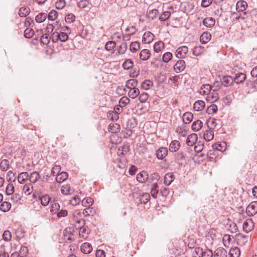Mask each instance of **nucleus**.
<instances>
[{
	"label": "nucleus",
	"mask_w": 257,
	"mask_h": 257,
	"mask_svg": "<svg viewBox=\"0 0 257 257\" xmlns=\"http://www.w3.org/2000/svg\"><path fill=\"white\" fill-rule=\"evenodd\" d=\"M85 224V220L84 219L79 220L76 221L74 224V227L76 229H79L83 228Z\"/></svg>",
	"instance_id": "nucleus-55"
},
{
	"label": "nucleus",
	"mask_w": 257,
	"mask_h": 257,
	"mask_svg": "<svg viewBox=\"0 0 257 257\" xmlns=\"http://www.w3.org/2000/svg\"><path fill=\"white\" fill-rule=\"evenodd\" d=\"M3 239L6 241H10L12 238V234L10 231L5 230L3 234Z\"/></svg>",
	"instance_id": "nucleus-64"
},
{
	"label": "nucleus",
	"mask_w": 257,
	"mask_h": 257,
	"mask_svg": "<svg viewBox=\"0 0 257 257\" xmlns=\"http://www.w3.org/2000/svg\"><path fill=\"white\" fill-rule=\"evenodd\" d=\"M197 139V135L196 134H192L188 136L186 144L188 146H192L196 143Z\"/></svg>",
	"instance_id": "nucleus-9"
},
{
	"label": "nucleus",
	"mask_w": 257,
	"mask_h": 257,
	"mask_svg": "<svg viewBox=\"0 0 257 257\" xmlns=\"http://www.w3.org/2000/svg\"><path fill=\"white\" fill-rule=\"evenodd\" d=\"M130 101V99L126 97V96H123L121 97L119 101V103L120 107L125 106L128 103H129Z\"/></svg>",
	"instance_id": "nucleus-53"
},
{
	"label": "nucleus",
	"mask_w": 257,
	"mask_h": 257,
	"mask_svg": "<svg viewBox=\"0 0 257 257\" xmlns=\"http://www.w3.org/2000/svg\"><path fill=\"white\" fill-rule=\"evenodd\" d=\"M234 82L233 78L230 76L227 75L223 77L221 79V85L224 87H228L231 85Z\"/></svg>",
	"instance_id": "nucleus-3"
},
{
	"label": "nucleus",
	"mask_w": 257,
	"mask_h": 257,
	"mask_svg": "<svg viewBox=\"0 0 257 257\" xmlns=\"http://www.w3.org/2000/svg\"><path fill=\"white\" fill-rule=\"evenodd\" d=\"M127 48V43L126 42L122 43L118 48V53L120 55L124 54Z\"/></svg>",
	"instance_id": "nucleus-44"
},
{
	"label": "nucleus",
	"mask_w": 257,
	"mask_h": 257,
	"mask_svg": "<svg viewBox=\"0 0 257 257\" xmlns=\"http://www.w3.org/2000/svg\"><path fill=\"white\" fill-rule=\"evenodd\" d=\"M172 57L173 55L171 53L166 52L163 55L162 60L165 63H168L172 59Z\"/></svg>",
	"instance_id": "nucleus-57"
},
{
	"label": "nucleus",
	"mask_w": 257,
	"mask_h": 257,
	"mask_svg": "<svg viewBox=\"0 0 257 257\" xmlns=\"http://www.w3.org/2000/svg\"><path fill=\"white\" fill-rule=\"evenodd\" d=\"M50 201V198L47 195H45L44 196H43L41 198V204L43 206H47L49 204Z\"/></svg>",
	"instance_id": "nucleus-52"
},
{
	"label": "nucleus",
	"mask_w": 257,
	"mask_h": 257,
	"mask_svg": "<svg viewBox=\"0 0 257 257\" xmlns=\"http://www.w3.org/2000/svg\"><path fill=\"white\" fill-rule=\"evenodd\" d=\"M47 14L46 13H39L35 18L36 21L37 23H41L43 22L47 18Z\"/></svg>",
	"instance_id": "nucleus-39"
},
{
	"label": "nucleus",
	"mask_w": 257,
	"mask_h": 257,
	"mask_svg": "<svg viewBox=\"0 0 257 257\" xmlns=\"http://www.w3.org/2000/svg\"><path fill=\"white\" fill-rule=\"evenodd\" d=\"M247 7V3L244 1H239L236 4V9L238 12H243Z\"/></svg>",
	"instance_id": "nucleus-8"
},
{
	"label": "nucleus",
	"mask_w": 257,
	"mask_h": 257,
	"mask_svg": "<svg viewBox=\"0 0 257 257\" xmlns=\"http://www.w3.org/2000/svg\"><path fill=\"white\" fill-rule=\"evenodd\" d=\"M29 175L27 172H22L18 176V180L19 183L23 184L29 179Z\"/></svg>",
	"instance_id": "nucleus-17"
},
{
	"label": "nucleus",
	"mask_w": 257,
	"mask_h": 257,
	"mask_svg": "<svg viewBox=\"0 0 257 257\" xmlns=\"http://www.w3.org/2000/svg\"><path fill=\"white\" fill-rule=\"evenodd\" d=\"M39 178V174L37 172L32 173L29 177V181L33 183H36Z\"/></svg>",
	"instance_id": "nucleus-37"
},
{
	"label": "nucleus",
	"mask_w": 257,
	"mask_h": 257,
	"mask_svg": "<svg viewBox=\"0 0 257 257\" xmlns=\"http://www.w3.org/2000/svg\"><path fill=\"white\" fill-rule=\"evenodd\" d=\"M164 48V43L162 41L156 42L154 46V50L156 53H159Z\"/></svg>",
	"instance_id": "nucleus-36"
},
{
	"label": "nucleus",
	"mask_w": 257,
	"mask_h": 257,
	"mask_svg": "<svg viewBox=\"0 0 257 257\" xmlns=\"http://www.w3.org/2000/svg\"><path fill=\"white\" fill-rule=\"evenodd\" d=\"M153 86V82L150 80L144 81L141 84V87L145 90L149 89Z\"/></svg>",
	"instance_id": "nucleus-46"
},
{
	"label": "nucleus",
	"mask_w": 257,
	"mask_h": 257,
	"mask_svg": "<svg viewBox=\"0 0 257 257\" xmlns=\"http://www.w3.org/2000/svg\"><path fill=\"white\" fill-rule=\"evenodd\" d=\"M93 200L90 197H87L83 199L82 201V205L83 206L87 207L90 205H92Z\"/></svg>",
	"instance_id": "nucleus-56"
},
{
	"label": "nucleus",
	"mask_w": 257,
	"mask_h": 257,
	"mask_svg": "<svg viewBox=\"0 0 257 257\" xmlns=\"http://www.w3.org/2000/svg\"><path fill=\"white\" fill-rule=\"evenodd\" d=\"M60 37V33L55 31L52 33L51 39L53 42L56 43L59 40Z\"/></svg>",
	"instance_id": "nucleus-63"
},
{
	"label": "nucleus",
	"mask_w": 257,
	"mask_h": 257,
	"mask_svg": "<svg viewBox=\"0 0 257 257\" xmlns=\"http://www.w3.org/2000/svg\"><path fill=\"white\" fill-rule=\"evenodd\" d=\"M48 19L50 21H54L58 17V13L55 10H52L47 15Z\"/></svg>",
	"instance_id": "nucleus-54"
},
{
	"label": "nucleus",
	"mask_w": 257,
	"mask_h": 257,
	"mask_svg": "<svg viewBox=\"0 0 257 257\" xmlns=\"http://www.w3.org/2000/svg\"><path fill=\"white\" fill-rule=\"evenodd\" d=\"M246 212L249 216H252L257 213V201L251 202L248 205Z\"/></svg>",
	"instance_id": "nucleus-1"
},
{
	"label": "nucleus",
	"mask_w": 257,
	"mask_h": 257,
	"mask_svg": "<svg viewBox=\"0 0 257 257\" xmlns=\"http://www.w3.org/2000/svg\"><path fill=\"white\" fill-rule=\"evenodd\" d=\"M34 31L32 29L27 28L24 31V36L27 38H31L33 37Z\"/></svg>",
	"instance_id": "nucleus-59"
},
{
	"label": "nucleus",
	"mask_w": 257,
	"mask_h": 257,
	"mask_svg": "<svg viewBox=\"0 0 257 257\" xmlns=\"http://www.w3.org/2000/svg\"><path fill=\"white\" fill-rule=\"evenodd\" d=\"M215 257H227L226 251L223 249H217Z\"/></svg>",
	"instance_id": "nucleus-51"
},
{
	"label": "nucleus",
	"mask_w": 257,
	"mask_h": 257,
	"mask_svg": "<svg viewBox=\"0 0 257 257\" xmlns=\"http://www.w3.org/2000/svg\"><path fill=\"white\" fill-rule=\"evenodd\" d=\"M140 44L138 41H135L132 42L130 46V50L133 53L136 52L138 50L140 49Z\"/></svg>",
	"instance_id": "nucleus-32"
},
{
	"label": "nucleus",
	"mask_w": 257,
	"mask_h": 257,
	"mask_svg": "<svg viewBox=\"0 0 257 257\" xmlns=\"http://www.w3.org/2000/svg\"><path fill=\"white\" fill-rule=\"evenodd\" d=\"M68 177V174L65 172H62L58 174L56 177V181L57 183H61L66 180Z\"/></svg>",
	"instance_id": "nucleus-21"
},
{
	"label": "nucleus",
	"mask_w": 257,
	"mask_h": 257,
	"mask_svg": "<svg viewBox=\"0 0 257 257\" xmlns=\"http://www.w3.org/2000/svg\"><path fill=\"white\" fill-rule=\"evenodd\" d=\"M211 38V34L207 32H204L200 36V40L201 42H202L203 44L207 43L208 41H210Z\"/></svg>",
	"instance_id": "nucleus-22"
},
{
	"label": "nucleus",
	"mask_w": 257,
	"mask_h": 257,
	"mask_svg": "<svg viewBox=\"0 0 257 257\" xmlns=\"http://www.w3.org/2000/svg\"><path fill=\"white\" fill-rule=\"evenodd\" d=\"M61 191L63 195H68L72 194L74 190L71 188L69 185H65L62 186Z\"/></svg>",
	"instance_id": "nucleus-28"
},
{
	"label": "nucleus",
	"mask_w": 257,
	"mask_h": 257,
	"mask_svg": "<svg viewBox=\"0 0 257 257\" xmlns=\"http://www.w3.org/2000/svg\"><path fill=\"white\" fill-rule=\"evenodd\" d=\"M140 94V90L138 88H134L130 89L128 93V96L133 99L136 98Z\"/></svg>",
	"instance_id": "nucleus-34"
},
{
	"label": "nucleus",
	"mask_w": 257,
	"mask_h": 257,
	"mask_svg": "<svg viewBox=\"0 0 257 257\" xmlns=\"http://www.w3.org/2000/svg\"><path fill=\"white\" fill-rule=\"evenodd\" d=\"M203 123L200 120H197L193 122L192 125V130L194 132L199 131L202 127Z\"/></svg>",
	"instance_id": "nucleus-27"
},
{
	"label": "nucleus",
	"mask_w": 257,
	"mask_h": 257,
	"mask_svg": "<svg viewBox=\"0 0 257 257\" xmlns=\"http://www.w3.org/2000/svg\"><path fill=\"white\" fill-rule=\"evenodd\" d=\"M10 166L9 161L8 160L4 159L0 163V168L2 171H7Z\"/></svg>",
	"instance_id": "nucleus-40"
},
{
	"label": "nucleus",
	"mask_w": 257,
	"mask_h": 257,
	"mask_svg": "<svg viewBox=\"0 0 257 257\" xmlns=\"http://www.w3.org/2000/svg\"><path fill=\"white\" fill-rule=\"evenodd\" d=\"M29 14V9L26 7H22L19 10V15L21 17H25Z\"/></svg>",
	"instance_id": "nucleus-47"
},
{
	"label": "nucleus",
	"mask_w": 257,
	"mask_h": 257,
	"mask_svg": "<svg viewBox=\"0 0 257 257\" xmlns=\"http://www.w3.org/2000/svg\"><path fill=\"white\" fill-rule=\"evenodd\" d=\"M174 176L172 173H168L165 175L164 183L167 185H170L174 180Z\"/></svg>",
	"instance_id": "nucleus-13"
},
{
	"label": "nucleus",
	"mask_w": 257,
	"mask_h": 257,
	"mask_svg": "<svg viewBox=\"0 0 257 257\" xmlns=\"http://www.w3.org/2000/svg\"><path fill=\"white\" fill-rule=\"evenodd\" d=\"M230 257H239L240 255V251L238 247H234L231 248L229 251Z\"/></svg>",
	"instance_id": "nucleus-25"
},
{
	"label": "nucleus",
	"mask_w": 257,
	"mask_h": 257,
	"mask_svg": "<svg viewBox=\"0 0 257 257\" xmlns=\"http://www.w3.org/2000/svg\"><path fill=\"white\" fill-rule=\"evenodd\" d=\"M248 236L244 235L241 233L237 234L235 236V239L238 245L243 246L248 241Z\"/></svg>",
	"instance_id": "nucleus-2"
},
{
	"label": "nucleus",
	"mask_w": 257,
	"mask_h": 257,
	"mask_svg": "<svg viewBox=\"0 0 257 257\" xmlns=\"http://www.w3.org/2000/svg\"><path fill=\"white\" fill-rule=\"evenodd\" d=\"M188 52V49L187 46H183L179 47L176 50V56L178 58H181L185 56Z\"/></svg>",
	"instance_id": "nucleus-4"
},
{
	"label": "nucleus",
	"mask_w": 257,
	"mask_h": 257,
	"mask_svg": "<svg viewBox=\"0 0 257 257\" xmlns=\"http://www.w3.org/2000/svg\"><path fill=\"white\" fill-rule=\"evenodd\" d=\"M137 85L138 81L136 79H132L126 82L125 87L130 90L136 88Z\"/></svg>",
	"instance_id": "nucleus-20"
},
{
	"label": "nucleus",
	"mask_w": 257,
	"mask_h": 257,
	"mask_svg": "<svg viewBox=\"0 0 257 257\" xmlns=\"http://www.w3.org/2000/svg\"><path fill=\"white\" fill-rule=\"evenodd\" d=\"M218 98V94L217 92H210L207 96L206 100L210 102H213L216 101Z\"/></svg>",
	"instance_id": "nucleus-16"
},
{
	"label": "nucleus",
	"mask_w": 257,
	"mask_h": 257,
	"mask_svg": "<svg viewBox=\"0 0 257 257\" xmlns=\"http://www.w3.org/2000/svg\"><path fill=\"white\" fill-rule=\"evenodd\" d=\"M22 196L20 193H13L11 195V200L14 203H20Z\"/></svg>",
	"instance_id": "nucleus-38"
},
{
	"label": "nucleus",
	"mask_w": 257,
	"mask_h": 257,
	"mask_svg": "<svg viewBox=\"0 0 257 257\" xmlns=\"http://www.w3.org/2000/svg\"><path fill=\"white\" fill-rule=\"evenodd\" d=\"M150 199V195L148 193H143L140 198V201L142 203L146 204Z\"/></svg>",
	"instance_id": "nucleus-41"
},
{
	"label": "nucleus",
	"mask_w": 257,
	"mask_h": 257,
	"mask_svg": "<svg viewBox=\"0 0 257 257\" xmlns=\"http://www.w3.org/2000/svg\"><path fill=\"white\" fill-rule=\"evenodd\" d=\"M11 204L8 201H4L1 204L0 209L2 211L6 212L10 210Z\"/></svg>",
	"instance_id": "nucleus-30"
},
{
	"label": "nucleus",
	"mask_w": 257,
	"mask_h": 257,
	"mask_svg": "<svg viewBox=\"0 0 257 257\" xmlns=\"http://www.w3.org/2000/svg\"><path fill=\"white\" fill-rule=\"evenodd\" d=\"M171 13L169 11L164 12L159 17V20L161 21H164L167 20L170 17Z\"/></svg>",
	"instance_id": "nucleus-62"
},
{
	"label": "nucleus",
	"mask_w": 257,
	"mask_h": 257,
	"mask_svg": "<svg viewBox=\"0 0 257 257\" xmlns=\"http://www.w3.org/2000/svg\"><path fill=\"white\" fill-rule=\"evenodd\" d=\"M217 105L213 104L207 108L206 112L209 114H213L217 112Z\"/></svg>",
	"instance_id": "nucleus-43"
},
{
	"label": "nucleus",
	"mask_w": 257,
	"mask_h": 257,
	"mask_svg": "<svg viewBox=\"0 0 257 257\" xmlns=\"http://www.w3.org/2000/svg\"><path fill=\"white\" fill-rule=\"evenodd\" d=\"M204 139L207 142L211 141L214 138V134L212 131L209 130L205 131L203 135Z\"/></svg>",
	"instance_id": "nucleus-31"
},
{
	"label": "nucleus",
	"mask_w": 257,
	"mask_h": 257,
	"mask_svg": "<svg viewBox=\"0 0 257 257\" xmlns=\"http://www.w3.org/2000/svg\"><path fill=\"white\" fill-rule=\"evenodd\" d=\"M204 50V47L202 46H198L195 47L193 50V55L198 56H200Z\"/></svg>",
	"instance_id": "nucleus-42"
},
{
	"label": "nucleus",
	"mask_w": 257,
	"mask_h": 257,
	"mask_svg": "<svg viewBox=\"0 0 257 257\" xmlns=\"http://www.w3.org/2000/svg\"><path fill=\"white\" fill-rule=\"evenodd\" d=\"M215 23V20L212 17H207L203 21V24L207 27H212Z\"/></svg>",
	"instance_id": "nucleus-19"
},
{
	"label": "nucleus",
	"mask_w": 257,
	"mask_h": 257,
	"mask_svg": "<svg viewBox=\"0 0 257 257\" xmlns=\"http://www.w3.org/2000/svg\"><path fill=\"white\" fill-rule=\"evenodd\" d=\"M23 191L25 194L30 195L32 192L33 186L30 183L27 184L24 186Z\"/></svg>",
	"instance_id": "nucleus-45"
},
{
	"label": "nucleus",
	"mask_w": 257,
	"mask_h": 257,
	"mask_svg": "<svg viewBox=\"0 0 257 257\" xmlns=\"http://www.w3.org/2000/svg\"><path fill=\"white\" fill-rule=\"evenodd\" d=\"M15 187L13 184L9 183L6 189V192L7 195H11L14 192Z\"/></svg>",
	"instance_id": "nucleus-50"
},
{
	"label": "nucleus",
	"mask_w": 257,
	"mask_h": 257,
	"mask_svg": "<svg viewBox=\"0 0 257 257\" xmlns=\"http://www.w3.org/2000/svg\"><path fill=\"white\" fill-rule=\"evenodd\" d=\"M148 178V174L146 171H142L137 175V180L140 183L146 182Z\"/></svg>",
	"instance_id": "nucleus-11"
},
{
	"label": "nucleus",
	"mask_w": 257,
	"mask_h": 257,
	"mask_svg": "<svg viewBox=\"0 0 257 257\" xmlns=\"http://www.w3.org/2000/svg\"><path fill=\"white\" fill-rule=\"evenodd\" d=\"M211 90V86L209 84H203L201 87L200 93L202 95L209 94Z\"/></svg>",
	"instance_id": "nucleus-29"
},
{
	"label": "nucleus",
	"mask_w": 257,
	"mask_h": 257,
	"mask_svg": "<svg viewBox=\"0 0 257 257\" xmlns=\"http://www.w3.org/2000/svg\"><path fill=\"white\" fill-rule=\"evenodd\" d=\"M205 107V102L202 100H198L194 104L193 108L195 111H201Z\"/></svg>",
	"instance_id": "nucleus-23"
},
{
	"label": "nucleus",
	"mask_w": 257,
	"mask_h": 257,
	"mask_svg": "<svg viewBox=\"0 0 257 257\" xmlns=\"http://www.w3.org/2000/svg\"><path fill=\"white\" fill-rule=\"evenodd\" d=\"M66 5V3L65 0H58L55 3V6L57 9L62 10L63 9Z\"/></svg>",
	"instance_id": "nucleus-58"
},
{
	"label": "nucleus",
	"mask_w": 257,
	"mask_h": 257,
	"mask_svg": "<svg viewBox=\"0 0 257 257\" xmlns=\"http://www.w3.org/2000/svg\"><path fill=\"white\" fill-rule=\"evenodd\" d=\"M212 148L214 149H216L218 151L223 152L226 150V145L225 142H221L220 143H216L212 145Z\"/></svg>",
	"instance_id": "nucleus-26"
},
{
	"label": "nucleus",
	"mask_w": 257,
	"mask_h": 257,
	"mask_svg": "<svg viewBox=\"0 0 257 257\" xmlns=\"http://www.w3.org/2000/svg\"><path fill=\"white\" fill-rule=\"evenodd\" d=\"M51 37L48 34L43 35L41 38V42L43 45H48L50 41Z\"/></svg>",
	"instance_id": "nucleus-49"
},
{
	"label": "nucleus",
	"mask_w": 257,
	"mask_h": 257,
	"mask_svg": "<svg viewBox=\"0 0 257 257\" xmlns=\"http://www.w3.org/2000/svg\"><path fill=\"white\" fill-rule=\"evenodd\" d=\"M193 115L190 112H186L183 115V121L186 123H189L193 119Z\"/></svg>",
	"instance_id": "nucleus-24"
},
{
	"label": "nucleus",
	"mask_w": 257,
	"mask_h": 257,
	"mask_svg": "<svg viewBox=\"0 0 257 257\" xmlns=\"http://www.w3.org/2000/svg\"><path fill=\"white\" fill-rule=\"evenodd\" d=\"M158 188V185L157 183H155L152 184L151 190V193L152 196L155 199L157 198L158 193V190L157 189Z\"/></svg>",
	"instance_id": "nucleus-35"
},
{
	"label": "nucleus",
	"mask_w": 257,
	"mask_h": 257,
	"mask_svg": "<svg viewBox=\"0 0 257 257\" xmlns=\"http://www.w3.org/2000/svg\"><path fill=\"white\" fill-rule=\"evenodd\" d=\"M159 15V11L157 9H153L150 10L148 14V18L150 20H154Z\"/></svg>",
	"instance_id": "nucleus-33"
},
{
	"label": "nucleus",
	"mask_w": 257,
	"mask_h": 257,
	"mask_svg": "<svg viewBox=\"0 0 257 257\" xmlns=\"http://www.w3.org/2000/svg\"><path fill=\"white\" fill-rule=\"evenodd\" d=\"M150 52L148 49L142 50L139 54L140 58L143 61H146L148 60L150 57Z\"/></svg>",
	"instance_id": "nucleus-18"
},
{
	"label": "nucleus",
	"mask_w": 257,
	"mask_h": 257,
	"mask_svg": "<svg viewBox=\"0 0 257 257\" xmlns=\"http://www.w3.org/2000/svg\"><path fill=\"white\" fill-rule=\"evenodd\" d=\"M134 66V63L131 59H127L123 64L122 67L125 70L132 68Z\"/></svg>",
	"instance_id": "nucleus-48"
},
{
	"label": "nucleus",
	"mask_w": 257,
	"mask_h": 257,
	"mask_svg": "<svg viewBox=\"0 0 257 257\" xmlns=\"http://www.w3.org/2000/svg\"><path fill=\"white\" fill-rule=\"evenodd\" d=\"M203 254V250L200 247H196L195 248L194 251L193 252V257H201Z\"/></svg>",
	"instance_id": "nucleus-61"
},
{
	"label": "nucleus",
	"mask_w": 257,
	"mask_h": 257,
	"mask_svg": "<svg viewBox=\"0 0 257 257\" xmlns=\"http://www.w3.org/2000/svg\"><path fill=\"white\" fill-rule=\"evenodd\" d=\"M185 66V62L184 60H180L175 64L174 69L177 73L180 72L184 70Z\"/></svg>",
	"instance_id": "nucleus-7"
},
{
	"label": "nucleus",
	"mask_w": 257,
	"mask_h": 257,
	"mask_svg": "<svg viewBox=\"0 0 257 257\" xmlns=\"http://www.w3.org/2000/svg\"><path fill=\"white\" fill-rule=\"evenodd\" d=\"M116 46V44L114 41H108L106 43L105 46V48L107 51L112 50L113 49L115 48Z\"/></svg>",
	"instance_id": "nucleus-60"
},
{
	"label": "nucleus",
	"mask_w": 257,
	"mask_h": 257,
	"mask_svg": "<svg viewBox=\"0 0 257 257\" xmlns=\"http://www.w3.org/2000/svg\"><path fill=\"white\" fill-rule=\"evenodd\" d=\"M168 153V150L166 148L161 147L156 152V156L159 159H163L165 157Z\"/></svg>",
	"instance_id": "nucleus-10"
},
{
	"label": "nucleus",
	"mask_w": 257,
	"mask_h": 257,
	"mask_svg": "<svg viewBox=\"0 0 257 257\" xmlns=\"http://www.w3.org/2000/svg\"><path fill=\"white\" fill-rule=\"evenodd\" d=\"M246 78V75L243 73H239L236 74L235 77L233 78L234 82L237 84L242 83L244 82Z\"/></svg>",
	"instance_id": "nucleus-14"
},
{
	"label": "nucleus",
	"mask_w": 257,
	"mask_h": 257,
	"mask_svg": "<svg viewBox=\"0 0 257 257\" xmlns=\"http://www.w3.org/2000/svg\"><path fill=\"white\" fill-rule=\"evenodd\" d=\"M180 147V144L178 141H173L170 144L169 150L172 152H175L178 150Z\"/></svg>",
	"instance_id": "nucleus-15"
},
{
	"label": "nucleus",
	"mask_w": 257,
	"mask_h": 257,
	"mask_svg": "<svg viewBox=\"0 0 257 257\" xmlns=\"http://www.w3.org/2000/svg\"><path fill=\"white\" fill-rule=\"evenodd\" d=\"M92 250V246L88 242L83 243L81 246V250L84 253H89L91 252Z\"/></svg>",
	"instance_id": "nucleus-12"
},
{
	"label": "nucleus",
	"mask_w": 257,
	"mask_h": 257,
	"mask_svg": "<svg viewBox=\"0 0 257 257\" xmlns=\"http://www.w3.org/2000/svg\"><path fill=\"white\" fill-rule=\"evenodd\" d=\"M253 222L251 219H248L246 220L243 224V229L244 231L249 232L253 228Z\"/></svg>",
	"instance_id": "nucleus-5"
},
{
	"label": "nucleus",
	"mask_w": 257,
	"mask_h": 257,
	"mask_svg": "<svg viewBox=\"0 0 257 257\" xmlns=\"http://www.w3.org/2000/svg\"><path fill=\"white\" fill-rule=\"evenodd\" d=\"M154 38V35L150 32H146L144 33L142 41L144 43L149 44L152 42Z\"/></svg>",
	"instance_id": "nucleus-6"
}]
</instances>
